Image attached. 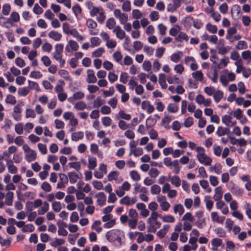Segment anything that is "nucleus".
Returning <instances> with one entry per match:
<instances>
[{"mask_svg":"<svg viewBox=\"0 0 251 251\" xmlns=\"http://www.w3.org/2000/svg\"><path fill=\"white\" fill-rule=\"evenodd\" d=\"M15 132L19 135L22 134L23 133L24 127L23 124L22 123H19L15 126Z\"/></svg>","mask_w":251,"mask_h":251,"instance_id":"603ef678","label":"nucleus"},{"mask_svg":"<svg viewBox=\"0 0 251 251\" xmlns=\"http://www.w3.org/2000/svg\"><path fill=\"white\" fill-rule=\"evenodd\" d=\"M174 211L175 213L176 214L178 213L179 215L181 216L184 213V209L181 204H177L174 206Z\"/></svg>","mask_w":251,"mask_h":251,"instance_id":"473e14b6","label":"nucleus"},{"mask_svg":"<svg viewBox=\"0 0 251 251\" xmlns=\"http://www.w3.org/2000/svg\"><path fill=\"white\" fill-rule=\"evenodd\" d=\"M5 203L7 205H12L13 199L14 197V193L12 192H8L5 195Z\"/></svg>","mask_w":251,"mask_h":251,"instance_id":"5701e85b","label":"nucleus"},{"mask_svg":"<svg viewBox=\"0 0 251 251\" xmlns=\"http://www.w3.org/2000/svg\"><path fill=\"white\" fill-rule=\"evenodd\" d=\"M42 204L37 211L39 215H44L49 209V204L47 201H44Z\"/></svg>","mask_w":251,"mask_h":251,"instance_id":"6ab92c4d","label":"nucleus"},{"mask_svg":"<svg viewBox=\"0 0 251 251\" xmlns=\"http://www.w3.org/2000/svg\"><path fill=\"white\" fill-rule=\"evenodd\" d=\"M116 21L114 19L110 18L107 20L106 26L108 29H111L116 26Z\"/></svg>","mask_w":251,"mask_h":251,"instance_id":"c03bdc74","label":"nucleus"},{"mask_svg":"<svg viewBox=\"0 0 251 251\" xmlns=\"http://www.w3.org/2000/svg\"><path fill=\"white\" fill-rule=\"evenodd\" d=\"M166 77L165 75L164 74H160L159 75V83L161 85V87L163 89H165L167 87V85L166 83Z\"/></svg>","mask_w":251,"mask_h":251,"instance_id":"7c9ffc66","label":"nucleus"},{"mask_svg":"<svg viewBox=\"0 0 251 251\" xmlns=\"http://www.w3.org/2000/svg\"><path fill=\"white\" fill-rule=\"evenodd\" d=\"M69 34H71L78 41H82L83 39V37L80 35L75 28L71 29Z\"/></svg>","mask_w":251,"mask_h":251,"instance_id":"79ce46f5","label":"nucleus"},{"mask_svg":"<svg viewBox=\"0 0 251 251\" xmlns=\"http://www.w3.org/2000/svg\"><path fill=\"white\" fill-rule=\"evenodd\" d=\"M120 173L118 171H113L109 174L107 176L108 180L109 181L115 180L117 183H120L123 181V179L122 178L120 179H118Z\"/></svg>","mask_w":251,"mask_h":251,"instance_id":"6e6552de","label":"nucleus"},{"mask_svg":"<svg viewBox=\"0 0 251 251\" xmlns=\"http://www.w3.org/2000/svg\"><path fill=\"white\" fill-rule=\"evenodd\" d=\"M97 166L96 158L91 157L88 160V168L90 169H94Z\"/></svg>","mask_w":251,"mask_h":251,"instance_id":"4d7b16f0","label":"nucleus"},{"mask_svg":"<svg viewBox=\"0 0 251 251\" xmlns=\"http://www.w3.org/2000/svg\"><path fill=\"white\" fill-rule=\"evenodd\" d=\"M122 10L125 12H129L131 10L130 2L128 0H125L122 6Z\"/></svg>","mask_w":251,"mask_h":251,"instance_id":"5fc2aeb1","label":"nucleus"},{"mask_svg":"<svg viewBox=\"0 0 251 251\" xmlns=\"http://www.w3.org/2000/svg\"><path fill=\"white\" fill-rule=\"evenodd\" d=\"M182 55V52L178 51L172 54L170 57V59L172 61L177 63L179 61Z\"/></svg>","mask_w":251,"mask_h":251,"instance_id":"b1692460","label":"nucleus"},{"mask_svg":"<svg viewBox=\"0 0 251 251\" xmlns=\"http://www.w3.org/2000/svg\"><path fill=\"white\" fill-rule=\"evenodd\" d=\"M68 176L69 178L71 183H75L77 181V180L79 178L78 174L75 172H69L68 174Z\"/></svg>","mask_w":251,"mask_h":251,"instance_id":"393cba45","label":"nucleus"},{"mask_svg":"<svg viewBox=\"0 0 251 251\" xmlns=\"http://www.w3.org/2000/svg\"><path fill=\"white\" fill-rule=\"evenodd\" d=\"M97 198V202L100 205H103L106 201V196L103 192H100L95 195Z\"/></svg>","mask_w":251,"mask_h":251,"instance_id":"a211bd4d","label":"nucleus"},{"mask_svg":"<svg viewBox=\"0 0 251 251\" xmlns=\"http://www.w3.org/2000/svg\"><path fill=\"white\" fill-rule=\"evenodd\" d=\"M61 83L60 84H57L54 88V90L56 93L59 94L64 92V85L65 83L63 81H59Z\"/></svg>","mask_w":251,"mask_h":251,"instance_id":"8fccbe9b","label":"nucleus"},{"mask_svg":"<svg viewBox=\"0 0 251 251\" xmlns=\"http://www.w3.org/2000/svg\"><path fill=\"white\" fill-rule=\"evenodd\" d=\"M159 13L156 11H151L149 15L150 20L152 22L157 21L159 19Z\"/></svg>","mask_w":251,"mask_h":251,"instance_id":"864d4df0","label":"nucleus"},{"mask_svg":"<svg viewBox=\"0 0 251 251\" xmlns=\"http://www.w3.org/2000/svg\"><path fill=\"white\" fill-rule=\"evenodd\" d=\"M79 48V45L74 40H70L68 44L66 45L65 50L68 52H71L72 51H76Z\"/></svg>","mask_w":251,"mask_h":251,"instance_id":"0eeeda50","label":"nucleus"},{"mask_svg":"<svg viewBox=\"0 0 251 251\" xmlns=\"http://www.w3.org/2000/svg\"><path fill=\"white\" fill-rule=\"evenodd\" d=\"M121 231L117 229H113L107 232L106 234V238L109 242L118 241L121 244L122 239L120 237Z\"/></svg>","mask_w":251,"mask_h":251,"instance_id":"39448f33","label":"nucleus"},{"mask_svg":"<svg viewBox=\"0 0 251 251\" xmlns=\"http://www.w3.org/2000/svg\"><path fill=\"white\" fill-rule=\"evenodd\" d=\"M160 218L162 221L165 223H173L175 221V218L174 216L170 215L161 216Z\"/></svg>","mask_w":251,"mask_h":251,"instance_id":"f704fd0d","label":"nucleus"},{"mask_svg":"<svg viewBox=\"0 0 251 251\" xmlns=\"http://www.w3.org/2000/svg\"><path fill=\"white\" fill-rule=\"evenodd\" d=\"M209 170L210 172H214L216 174L219 175L222 173V166L220 164L217 163L214 166L210 167Z\"/></svg>","mask_w":251,"mask_h":251,"instance_id":"bb28decb","label":"nucleus"},{"mask_svg":"<svg viewBox=\"0 0 251 251\" xmlns=\"http://www.w3.org/2000/svg\"><path fill=\"white\" fill-rule=\"evenodd\" d=\"M64 46L62 44H57L55 46V51L53 53V57L58 61L60 67L62 68L65 64V60L62 57Z\"/></svg>","mask_w":251,"mask_h":251,"instance_id":"7ed1b4c3","label":"nucleus"},{"mask_svg":"<svg viewBox=\"0 0 251 251\" xmlns=\"http://www.w3.org/2000/svg\"><path fill=\"white\" fill-rule=\"evenodd\" d=\"M211 220L213 222L222 224L225 219L224 216H220L217 212L213 211L211 213Z\"/></svg>","mask_w":251,"mask_h":251,"instance_id":"9d476101","label":"nucleus"},{"mask_svg":"<svg viewBox=\"0 0 251 251\" xmlns=\"http://www.w3.org/2000/svg\"><path fill=\"white\" fill-rule=\"evenodd\" d=\"M52 208L55 212L60 211L62 208L61 204L59 201H54L51 204Z\"/></svg>","mask_w":251,"mask_h":251,"instance_id":"3c124183","label":"nucleus"},{"mask_svg":"<svg viewBox=\"0 0 251 251\" xmlns=\"http://www.w3.org/2000/svg\"><path fill=\"white\" fill-rule=\"evenodd\" d=\"M167 81L170 84H179L180 80L176 75L170 76L167 78Z\"/></svg>","mask_w":251,"mask_h":251,"instance_id":"49530a36","label":"nucleus"},{"mask_svg":"<svg viewBox=\"0 0 251 251\" xmlns=\"http://www.w3.org/2000/svg\"><path fill=\"white\" fill-rule=\"evenodd\" d=\"M170 228V225H164L163 226V228L157 232V236L160 238H163L165 236L167 232L168 231Z\"/></svg>","mask_w":251,"mask_h":251,"instance_id":"412c9836","label":"nucleus"},{"mask_svg":"<svg viewBox=\"0 0 251 251\" xmlns=\"http://www.w3.org/2000/svg\"><path fill=\"white\" fill-rule=\"evenodd\" d=\"M131 178L134 181H138L141 179V177L138 173L136 171H132L130 172Z\"/></svg>","mask_w":251,"mask_h":251,"instance_id":"774afa93","label":"nucleus"},{"mask_svg":"<svg viewBox=\"0 0 251 251\" xmlns=\"http://www.w3.org/2000/svg\"><path fill=\"white\" fill-rule=\"evenodd\" d=\"M136 208L141 211L140 215L144 217L149 216L150 212L146 209V205L143 203H138L136 204Z\"/></svg>","mask_w":251,"mask_h":251,"instance_id":"ddd939ff","label":"nucleus"},{"mask_svg":"<svg viewBox=\"0 0 251 251\" xmlns=\"http://www.w3.org/2000/svg\"><path fill=\"white\" fill-rule=\"evenodd\" d=\"M228 63V58L221 59L219 63L217 65V69H221L226 67Z\"/></svg>","mask_w":251,"mask_h":251,"instance_id":"09e8293b","label":"nucleus"},{"mask_svg":"<svg viewBox=\"0 0 251 251\" xmlns=\"http://www.w3.org/2000/svg\"><path fill=\"white\" fill-rule=\"evenodd\" d=\"M12 161L11 160H9L7 161V165L8 167V170L9 173L11 174H16L17 172V168L12 164Z\"/></svg>","mask_w":251,"mask_h":251,"instance_id":"72a5a7b5","label":"nucleus"},{"mask_svg":"<svg viewBox=\"0 0 251 251\" xmlns=\"http://www.w3.org/2000/svg\"><path fill=\"white\" fill-rule=\"evenodd\" d=\"M161 189L159 185L157 184L153 185L151 187V192L153 195L159 194L160 192Z\"/></svg>","mask_w":251,"mask_h":251,"instance_id":"680f3d73","label":"nucleus"},{"mask_svg":"<svg viewBox=\"0 0 251 251\" xmlns=\"http://www.w3.org/2000/svg\"><path fill=\"white\" fill-rule=\"evenodd\" d=\"M232 118L229 115H225L222 118V122L227 126H230V123H231Z\"/></svg>","mask_w":251,"mask_h":251,"instance_id":"69168bd1","label":"nucleus"},{"mask_svg":"<svg viewBox=\"0 0 251 251\" xmlns=\"http://www.w3.org/2000/svg\"><path fill=\"white\" fill-rule=\"evenodd\" d=\"M189 37L186 33L182 31L179 32L178 36L175 38V40L177 41H181L182 40L187 41Z\"/></svg>","mask_w":251,"mask_h":251,"instance_id":"c9c22d12","label":"nucleus"},{"mask_svg":"<svg viewBox=\"0 0 251 251\" xmlns=\"http://www.w3.org/2000/svg\"><path fill=\"white\" fill-rule=\"evenodd\" d=\"M91 43V47H95L98 46L100 45L101 41L99 38L97 37H92L90 40Z\"/></svg>","mask_w":251,"mask_h":251,"instance_id":"052dcab7","label":"nucleus"},{"mask_svg":"<svg viewBox=\"0 0 251 251\" xmlns=\"http://www.w3.org/2000/svg\"><path fill=\"white\" fill-rule=\"evenodd\" d=\"M104 52V50L103 48H99L92 53V55L94 57H100L101 56Z\"/></svg>","mask_w":251,"mask_h":251,"instance_id":"6e6d98bb","label":"nucleus"},{"mask_svg":"<svg viewBox=\"0 0 251 251\" xmlns=\"http://www.w3.org/2000/svg\"><path fill=\"white\" fill-rule=\"evenodd\" d=\"M193 78L195 80L202 82L204 79V75L200 70L196 71L192 74Z\"/></svg>","mask_w":251,"mask_h":251,"instance_id":"f3484780","label":"nucleus"},{"mask_svg":"<svg viewBox=\"0 0 251 251\" xmlns=\"http://www.w3.org/2000/svg\"><path fill=\"white\" fill-rule=\"evenodd\" d=\"M223 196L222 189L221 186H218L215 189V195L213 199L215 201L220 200Z\"/></svg>","mask_w":251,"mask_h":251,"instance_id":"4be33fe9","label":"nucleus"},{"mask_svg":"<svg viewBox=\"0 0 251 251\" xmlns=\"http://www.w3.org/2000/svg\"><path fill=\"white\" fill-rule=\"evenodd\" d=\"M114 17L118 19L121 24H125L128 21V15L127 14L123 13L119 9H115L114 10Z\"/></svg>","mask_w":251,"mask_h":251,"instance_id":"423d86ee","label":"nucleus"},{"mask_svg":"<svg viewBox=\"0 0 251 251\" xmlns=\"http://www.w3.org/2000/svg\"><path fill=\"white\" fill-rule=\"evenodd\" d=\"M204 201L206 203V208L210 211L213 207V202L210 200V196H206L204 198Z\"/></svg>","mask_w":251,"mask_h":251,"instance_id":"de8ad7c7","label":"nucleus"},{"mask_svg":"<svg viewBox=\"0 0 251 251\" xmlns=\"http://www.w3.org/2000/svg\"><path fill=\"white\" fill-rule=\"evenodd\" d=\"M180 26L178 25H176L175 27L171 28L169 30L170 35L175 36L179 33V30L180 29Z\"/></svg>","mask_w":251,"mask_h":251,"instance_id":"0e129e2a","label":"nucleus"},{"mask_svg":"<svg viewBox=\"0 0 251 251\" xmlns=\"http://www.w3.org/2000/svg\"><path fill=\"white\" fill-rule=\"evenodd\" d=\"M74 108L77 110H83L87 108V104L83 101H78L75 104Z\"/></svg>","mask_w":251,"mask_h":251,"instance_id":"c85d7f7f","label":"nucleus"},{"mask_svg":"<svg viewBox=\"0 0 251 251\" xmlns=\"http://www.w3.org/2000/svg\"><path fill=\"white\" fill-rule=\"evenodd\" d=\"M6 103L14 105L16 103V98L11 95H8L5 99Z\"/></svg>","mask_w":251,"mask_h":251,"instance_id":"13d9d810","label":"nucleus"},{"mask_svg":"<svg viewBox=\"0 0 251 251\" xmlns=\"http://www.w3.org/2000/svg\"><path fill=\"white\" fill-rule=\"evenodd\" d=\"M206 29L211 33H215L217 31V27L216 25H213L210 23L206 25Z\"/></svg>","mask_w":251,"mask_h":251,"instance_id":"e2e57ef3","label":"nucleus"},{"mask_svg":"<svg viewBox=\"0 0 251 251\" xmlns=\"http://www.w3.org/2000/svg\"><path fill=\"white\" fill-rule=\"evenodd\" d=\"M136 198H130L128 196H126L120 200V203L121 204L132 205L136 202Z\"/></svg>","mask_w":251,"mask_h":251,"instance_id":"9b49d317","label":"nucleus"},{"mask_svg":"<svg viewBox=\"0 0 251 251\" xmlns=\"http://www.w3.org/2000/svg\"><path fill=\"white\" fill-rule=\"evenodd\" d=\"M187 19L193 22V26L197 29L201 28L202 25V24L198 19L194 20L193 18L190 17H187Z\"/></svg>","mask_w":251,"mask_h":251,"instance_id":"58836bf2","label":"nucleus"},{"mask_svg":"<svg viewBox=\"0 0 251 251\" xmlns=\"http://www.w3.org/2000/svg\"><path fill=\"white\" fill-rule=\"evenodd\" d=\"M242 60L241 59L238 60L234 63L235 65L237 67L236 72L237 73H240L243 72L245 67L242 65Z\"/></svg>","mask_w":251,"mask_h":251,"instance_id":"2f4dec72","label":"nucleus"},{"mask_svg":"<svg viewBox=\"0 0 251 251\" xmlns=\"http://www.w3.org/2000/svg\"><path fill=\"white\" fill-rule=\"evenodd\" d=\"M86 5L88 9L91 10L90 14L92 17L97 16L99 14V16L97 17V20L98 22L102 24L104 21L106 16L104 10L101 7H95L93 5V3L90 1L86 3Z\"/></svg>","mask_w":251,"mask_h":251,"instance_id":"f257e3e1","label":"nucleus"},{"mask_svg":"<svg viewBox=\"0 0 251 251\" xmlns=\"http://www.w3.org/2000/svg\"><path fill=\"white\" fill-rule=\"evenodd\" d=\"M84 137V133L82 131H78L73 133L71 135V139L74 141H77L82 139Z\"/></svg>","mask_w":251,"mask_h":251,"instance_id":"a878e982","label":"nucleus"},{"mask_svg":"<svg viewBox=\"0 0 251 251\" xmlns=\"http://www.w3.org/2000/svg\"><path fill=\"white\" fill-rule=\"evenodd\" d=\"M196 151L198 153L197 157L200 163L205 166H210L212 162V159L205 153L204 148L198 147L196 148Z\"/></svg>","mask_w":251,"mask_h":251,"instance_id":"f03ea898","label":"nucleus"},{"mask_svg":"<svg viewBox=\"0 0 251 251\" xmlns=\"http://www.w3.org/2000/svg\"><path fill=\"white\" fill-rule=\"evenodd\" d=\"M84 93L82 92H77L73 94L72 97L68 99V101L72 103H73L75 100H80L84 97Z\"/></svg>","mask_w":251,"mask_h":251,"instance_id":"4468645a","label":"nucleus"},{"mask_svg":"<svg viewBox=\"0 0 251 251\" xmlns=\"http://www.w3.org/2000/svg\"><path fill=\"white\" fill-rule=\"evenodd\" d=\"M161 215L158 214L156 211H152L150 217L147 220L148 223H152L153 221L157 220L158 217H160Z\"/></svg>","mask_w":251,"mask_h":251,"instance_id":"4c0bfd02","label":"nucleus"},{"mask_svg":"<svg viewBox=\"0 0 251 251\" xmlns=\"http://www.w3.org/2000/svg\"><path fill=\"white\" fill-rule=\"evenodd\" d=\"M48 36L55 41H59L61 39L62 35L57 31L51 30L48 33Z\"/></svg>","mask_w":251,"mask_h":251,"instance_id":"dca6fc26","label":"nucleus"},{"mask_svg":"<svg viewBox=\"0 0 251 251\" xmlns=\"http://www.w3.org/2000/svg\"><path fill=\"white\" fill-rule=\"evenodd\" d=\"M149 224H150V226L149 227V231L153 232H155L157 228H159L161 225V223L160 222L157 221V220L155 221H153L152 223Z\"/></svg>","mask_w":251,"mask_h":251,"instance_id":"aec40b11","label":"nucleus"},{"mask_svg":"<svg viewBox=\"0 0 251 251\" xmlns=\"http://www.w3.org/2000/svg\"><path fill=\"white\" fill-rule=\"evenodd\" d=\"M178 109V106L174 103H170L167 106V110L169 112L176 113Z\"/></svg>","mask_w":251,"mask_h":251,"instance_id":"bf43d9fd","label":"nucleus"},{"mask_svg":"<svg viewBox=\"0 0 251 251\" xmlns=\"http://www.w3.org/2000/svg\"><path fill=\"white\" fill-rule=\"evenodd\" d=\"M242 57L243 59L246 60L248 63L251 62V52L248 50L242 52Z\"/></svg>","mask_w":251,"mask_h":251,"instance_id":"e433bc0d","label":"nucleus"},{"mask_svg":"<svg viewBox=\"0 0 251 251\" xmlns=\"http://www.w3.org/2000/svg\"><path fill=\"white\" fill-rule=\"evenodd\" d=\"M169 178L171 183L176 187H179L180 186L181 180L178 176H175L172 177L169 176Z\"/></svg>","mask_w":251,"mask_h":251,"instance_id":"c756f323","label":"nucleus"},{"mask_svg":"<svg viewBox=\"0 0 251 251\" xmlns=\"http://www.w3.org/2000/svg\"><path fill=\"white\" fill-rule=\"evenodd\" d=\"M4 125L2 126V129L6 132L8 131L11 128L12 125L11 120L8 119H5L4 121Z\"/></svg>","mask_w":251,"mask_h":251,"instance_id":"a18cd8bd","label":"nucleus"},{"mask_svg":"<svg viewBox=\"0 0 251 251\" xmlns=\"http://www.w3.org/2000/svg\"><path fill=\"white\" fill-rule=\"evenodd\" d=\"M138 219H130L128 221V226L131 229H135L137 225Z\"/></svg>","mask_w":251,"mask_h":251,"instance_id":"338daca9","label":"nucleus"},{"mask_svg":"<svg viewBox=\"0 0 251 251\" xmlns=\"http://www.w3.org/2000/svg\"><path fill=\"white\" fill-rule=\"evenodd\" d=\"M19 20L20 16L19 14L16 12H12L11 13L10 18L7 19L6 22L12 26L13 22H18Z\"/></svg>","mask_w":251,"mask_h":251,"instance_id":"2eb2a0df","label":"nucleus"},{"mask_svg":"<svg viewBox=\"0 0 251 251\" xmlns=\"http://www.w3.org/2000/svg\"><path fill=\"white\" fill-rule=\"evenodd\" d=\"M113 32L115 33L116 37L121 40L126 38L125 31L119 25L116 26L114 28Z\"/></svg>","mask_w":251,"mask_h":251,"instance_id":"f8f14e48","label":"nucleus"},{"mask_svg":"<svg viewBox=\"0 0 251 251\" xmlns=\"http://www.w3.org/2000/svg\"><path fill=\"white\" fill-rule=\"evenodd\" d=\"M22 149L25 153V159L27 162H32L36 159L37 153L36 151L32 150L27 144L23 145Z\"/></svg>","mask_w":251,"mask_h":251,"instance_id":"20e7f679","label":"nucleus"},{"mask_svg":"<svg viewBox=\"0 0 251 251\" xmlns=\"http://www.w3.org/2000/svg\"><path fill=\"white\" fill-rule=\"evenodd\" d=\"M86 80L88 83H94L97 82V78L93 70L89 69L87 71V78Z\"/></svg>","mask_w":251,"mask_h":251,"instance_id":"1a4fd4ad","label":"nucleus"},{"mask_svg":"<svg viewBox=\"0 0 251 251\" xmlns=\"http://www.w3.org/2000/svg\"><path fill=\"white\" fill-rule=\"evenodd\" d=\"M229 129L227 128L219 126L218 127L216 134L218 136H222L226 135Z\"/></svg>","mask_w":251,"mask_h":251,"instance_id":"37998d69","label":"nucleus"},{"mask_svg":"<svg viewBox=\"0 0 251 251\" xmlns=\"http://www.w3.org/2000/svg\"><path fill=\"white\" fill-rule=\"evenodd\" d=\"M223 92L221 90L215 91L213 94V98L216 102H218L223 97Z\"/></svg>","mask_w":251,"mask_h":251,"instance_id":"a19ab883","label":"nucleus"},{"mask_svg":"<svg viewBox=\"0 0 251 251\" xmlns=\"http://www.w3.org/2000/svg\"><path fill=\"white\" fill-rule=\"evenodd\" d=\"M173 168V172L176 174H179L180 172V166L179 164V162L177 160H175L172 162V166Z\"/></svg>","mask_w":251,"mask_h":251,"instance_id":"ea45409f","label":"nucleus"},{"mask_svg":"<svg viewBox=\"0 0 251 251\" xmlns=\"http://www.w3.org/2000/svg\"><path fill=\"white\" fill-rule=\"evenodd\" d=\"M58 74L65 80L69 81L70 82L72 81V79L69 73L67 71L65 70H61L58 71Z\"/></svg>","mask_w":251,"mask_h":251,"instance_id":"cd10ccee","label":"nucleus"}]
</instances>
